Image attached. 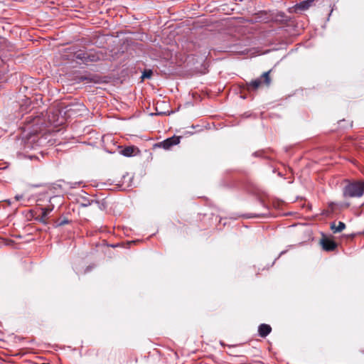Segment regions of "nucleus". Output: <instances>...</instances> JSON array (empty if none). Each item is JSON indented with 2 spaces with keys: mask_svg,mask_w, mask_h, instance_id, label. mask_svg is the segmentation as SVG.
Wrapping results in <instances>:
<instances>
[{
  "mask_svg": "<svg viewBox=\"0 0 364 364\" xmlns=\"http://www.w3.org/2000/svg\"><path fill=\"white\" fill-rule=\"evenodd\" d=\"M270 71L264 72L259 78H257L255 80H252L251 82H246L245 84L241 85V88L243 90H246L249 92H255L258 90L260 85L262 83V79H264V82L269 85L271 82V79L269 77Z\"/></svg>",
  "mask_w": 364,
  "mask_h": 364,
  "instance_id": "1",
  "label": "nucleus"
},
{
  "mask_svg": "<svg viewBox=\"0 0 364 364\" xmlns=\"http://www.w3.org/2000/svg\"><path fill=\"white\" fill-rule=\"evenodd\" d=\"M363 193L364 183L361 182L350 183L343 190V195L345 198L360 197Z\"/></svg>",
  "mask_w": 364,
  "mask_h": 364,
  "instance_id": "2",
  "label": "nucleus"
},
{
  "mask_svg": "<svg viewBox=\"0 0 364 364\" xmlns=\"http://www.w3.org/2000/svg\"><path fill=\"white\" fill-rule=\"evenodd\" d=\"M315 0H305L299 4L294 5L288 9V12L290 14L301 13L307 10L313 4Z\"/></svg>",
  "mask_w": 364,
  "mask_h": 364,
  "instance_id": "3",
  "label": "nucleus"
},
{
  "mask_svg": "<svg viewBox=\"0 0 364 364\" xmlns=\"http://www.w3.org/2000/svg\"><path fill=\"white\" fill-rule=\"evenodd\" d=\"M180 136H173L160 142L158 146L167 150L172 147L173 145L178 144L180 143Z\"/></svg>",
  "mask_w": 364,
  "mask_h": 364,
  "instance_id": "4",
  "label": "nucleus"
},
{
  "mask_svg": "<svg viewBox=\"0 0 364 364\" xmlns=\"http://www.w3.org/2000/svg\"><path fill=\"white\" fill-rule=\"evenodd\" d=\"M87 60L86 64L89 63H94L100 60L102 58V54L95 50H90L87 51Z\"/></svg>",
  "mask_w": 364,
  "mask_h": 364,
  "instance_id": "5",
  "label": "nucleus"
},
{
  "mask_svg": "<svg viewBox=\"0 0 364 364\" xmlns=\"http://www.w3.org/2000/svg\"><path fill=\"white\" fill-rule=\"evenodd\" d=\"M119 152L122 155L124 156L130 157L132 156H135L137 153L139 152V150L137 147L134 146H129L120 150Z\"/></svg>",
  "mask_w": 364,
  "mask_h": 364,
  "instance_id": "6",
  "label": "nucleus"
},
{
  "mask_svg": "<svg viewBox=\"0 0 364 364\" xmlns=\"http://www.w3.org/2000/svg\"><path fill=\"white\" fill-rule=\"evenodd\" d=\"M322 248L326 251H333L337 247L336 243L328 238H323L321 240Z\"/></svg>",
  "mask_w": 364,
  "mask_h": 364,
  "instance_id": "7",
  "label": "nucleus"
},
{
  "mask_svg": "<svg viewBox=\"0 0 364 364\" xmlns=\"http://www.w3.org/2000/svg\"><path fill=\"white\" fill-rule=\"evenodd\" d=\"M52 210H53V208H50V207H46V208H41V215H39L36 218V220H38L39 222H41L43 224H46L47 223V221H46L47 216Z\"/></svg>",
  "mask_w": 364,
  "mask_h": 364,
  "instance_id": "8",
  "label": "nucleus"
},
{
  "mask_svg": "<svg viewBox=\"0 0 364 364\" xmlns=\"http://www.w3.org/2000/svg\"><path fill=\"white\" fill-rule=\"evenodd\" d=\"M272 331V328L269 325L262 323L259 326L258 332L261 337H266Z\"/></svg>",
  "mask_w": 364,
  "mask_h": 364,
  "instance_id": "9",
  "label": "nucleus"
},
{
  "mask_svg": "<svg viewBox=\"0 0 364 364\" xmlns=\"http://www.w3.org/2000/svg\"><path fill=\"white\" fill-rule=\"evenodd\" d=\"M87 50H79L76 51L74 54V56L76 59L81 60L83 63L86 64L87 60Z\"/></svg>",
  "mask_w": 364,
  "mask_h": 364,
  "instance_id": "10",
  "label": "nucleus"
},
{
  "mask_svg": "<svg viewBox=\"0 0 364 364\" xmlns=\"http://www.w3.org/2000/svg\"><path fill=\"white\" fill-rule=\"evenodd\" d=\"M331 228L333 231L334 233L341 232L346 228V225L344 223L339 221L338 225H336L335 223L331 224Z\"/></svg>",
  "mask_w": 364,
  "mask_h": 364,
  "instance_id": "11",
  "label": "nucleus"
},
{
  "mask_svg": "<svg viewBox=\"0 0 364 364\" xmlns=\"http://www.w3.org/2000/svg\"><path fill=\"white\" fill-rule=\"evenodd\" d=\"M75 105H72V106H69L67 109V112L68 113L69 116L71 117L73 115H75V110L76 109H75Z\"/></svg>",
  "mask_w": 364,
  "mask_h": 364,
  "instance_id": "12",
  "label": "nucleus"
},
{
  "mask_svg": "<svg viewBox=\"0 0 364 364\" xmlns=\"http://www.w3.org/2000/svg\"><path fill=\"white\" fill-rule=\"evenodd\" d=\"M151 75H152V71L151 70H145L143 73L141 77L143 79H144V78H149V77H151Z\"/></svg>",
  "mask_w": 364,
  "mask_h": 364,
  "instance_id": "13",
  "label": "nucleus"
},
{
  "mask_svg": "<svg viewBox=\"0 0 364 364\" xmlns=\"http://www.w3.org/2000/svg\"><path fill=\"white\" fill-rule=\"evenodd\" d=\"M93 203H95V204H97V205H99V202H98L97 200H91L90 202H88V203H87V202H85V203H83V204H82V205H83V206H85V207H87V206L90 205H92V204H93Z\"/></svg>",
  "mask_w": 364,
  "mask_h": 364,
  "instance_id": "14",
  "label": "nucleus"
},
{
  "mask_svg": "<svg viewBox=\"0 0 364 364\" xmlns=\"http://www.w3.org/2000/svg\"><path fill=\"white\" fill-rule=\"evenodd\" d=\"M93 203H95V204H97V205H99V202H98L97 200H91L90 202H88V203H87V202H85V203H83V204H82V205H83V206H85V207H87V206L90 205H92V204H93Z\"/></svg>",
  "mask_w": 364,
  "mask_h": 364,
  "instance_id": "15",
  "label": "nucleus"
},
{
  "mask_svg": "<svg viewBox=\"0 0 364 364\" xmlns=\"http://www.w3.org/2000/svg\"><path fill=\"white\" fill-rule=\"evenodd\" d=\"M68 223H69V220H67V219H64V220H63L59 222V223L58 224V226H63V225H64L65 224H68Z\"/></svg>",
  "mask_w": 364,
  "mask_h": 364,
  "instance_id": "16",
  "label": "nucleus"
},
{
  "mask_svg": "<svg viewBox=\"0 0 364 364\" xmlns=\"http://www.w3.org/2000/svg\"><path fill=\"white\" fill-rule=\"evenodd\" d=\"M22 198H23V196H22V195H16V196H15V200H21V199H22Z\"/></svg>",
  "mask_w": 364,
  "mask_h": 364,
  "instance_id": "17",
  "label": "nucleus"
},
{
  "mask_svg": "<svg viewBox=\"0 0 364 364\" xmlns=\"http://www.w3.org/2000/svg\"><path fill=\"white\" fill-rule=\"evenodd\" d=\"M77 106L80 107L82 109H84V105H83L79 104Z\"/></svg>",
  "mask_w": 364,
  "mask_h": 364,
  "instance_id": "18",
  "label": "nucleus"
},
{
  "mask_svg": "<svg viewBox=\"0 0 364 364\" xmlns=\"http://www.w3.org/2000/svg\"><path fill=\"white\" fill-rule=\"evenodd\" d=\"M333 203H330V204H329V206H330L331 208H333Z\"/></svg>",
  "mask_w": 364,
  "mask_h": 364,
  "instance_id": "19",
  "label": "nucleus"
}]
</instances>
